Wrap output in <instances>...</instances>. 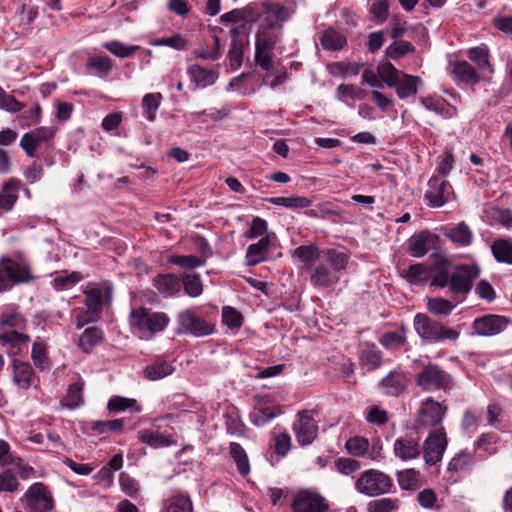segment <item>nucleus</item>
I'll return each mask as SVG.
<instances>
[{
	"instance_id": "1",
	"label": "nucleus",
	"mask_w": 512,
	"mask_h": 512,
	"mask_svg": "<svg viewBox=\"0 0 512 512\" xmlns=\"http://www.w3.org/2000/svg\"><path fill=\"white\" fill-rule=\"evenodd\" d=\"M350 255L344 249H324L323 258L309 271L311 285L317 289H329L339 283L346 270Z\"/></svg>"
},
{
	"instance_id": "2",
	"label": "nucleus",
	"mask_w": 512,
	"mask_h": 512,
	"mask_svg": "<svg viewBox=\"0 0 512 512\" xmlns=\"http://www.w3.org/2000/svg\"><path fill=\"white\" fill-rule=\"evenodd\" d=\"M413 327L423 341L430 343H439L445 340L456 341L460 335L458 331L444 326L423 313L414 316Z\"/></svg>"
},
{
	"instance_id": "3",
	"label": "nucleus",
	"mask_w": 512,
	"mask_h": 512,
	"mask_svg": "<svg viewBox=\"0 0 512 512\" xmlns=\"http://www.w3.org/2000/svg\"><path fill=\"white\" fill-rule=\"evenodd\" d=\"M415 384L423 392L447 391L452 386V377L438 364L427 363L415 375Z\"/></svg>"
},
{
	"instance_id": "4",
	"label": "nucleus",
	"mask_w": 512,
	"mask_h": 512,
	"mask_svg": "<svg viewBox=\"0 0 512 512\" xmlns=\"http://www.w3.org/2000/svg\"><path fill=\"white\" fill-rule=\"evenodd\" d=\"M169 324V317L163 312H152L146 308L131 311L130 325L141 334L154 335L163 331Z\"/></svg>"
},
{
	"instance_id": "5",
	"label": "nucleus",
	"mask_w": 512,
	"mask_h": 512,
	"mask_svg": "<svg viewBox=\"0 0 512 512\" xmlns=\"http://www.w3.org/2000/svg\"><path fill=\"white\" fill-rule=\"evenodd\" d=\"M292 512H330L329 501L316 489L297 490L291 499Z\"/></svg>"
},
{
	"instance_id": "6",
	"label": "nucleus",
	"mask_w": 512,
	"mask_h": 512,
	"mask_svg": "<svg viewBox=\"0 0 512 512\" xmlns=\"http://www.w3.org/2000/svg\"><path fill=\"white\" fill-rule=\"evenodd\" d=\"M481 268L478 264L456 265L451 272V294L462 296L464 299L473 288V282L480 276Z\"/></svg>"
},
{
	"instance_id": "7",
	"label": "nucleus",
	"mask_w": 512,
	"mask_h": 512,
	"mask_svg": "<svg viewBox=\"0 0 512 512\" xmlns=\"http://www.w3.org/2000/svg\"><path fill=\"white\" fill-rule=\"evenodd\" d=\"M355 486L361 494L377 496L390 491L392 479L383 472L370 469L361 474Z\"/></svg>"
},
{
	"instance_id": "8",
	"label": "nucleus",
	"mask_w": 512,
	"mask_h": 512,
	"mask_svg": "<svg viewBox=\"0 0 512 512\" xmlns=\"http://www.w3.org/2000/svg\"><path fill=\"white\" fill-rule=\"evenodd\" d=\"M178 334H189L195 337L210 335L213 326L205 319L199 317L193 309H186L177 315Z\"/></svg>"
},
{
	"instance_id": "9",
	"label": "nucleus",
	"mask_w": 512,
	"mask_h": 512,
	"mask_svg": "<svg viewBox=\"0 0 512 512\" xmlns=\"http://www.w3.org/2000/svg\"><path fill=\"white\" fill-rule=\"evenodd\" d=\"M27 512H49L53 509V497L40 482L32 484L22 497Z\"/></svg>"
},
{
	"instance_id": "10",
	"label": "nucleus",
	"mask_w": 512,
	"mask_h": 512,
	"mask_svg": "<svg viewBox=\"0 0 512 512\" xmlns=\"http://www.w3.org/2000/svg\"><path fill=\"white\" fill-rule=\"evenodd\" d=\"M447 406L429 397L420 404L416 423L419 427L437 429L446 415Z\"/></svg>"
},
{
	"instance_id": "11",
	"label": "nucleus",
	"mask_w": 512,
	"mask_h": 512,
	"mask_svg": "<svg viewBox=\"0 0 512 512\" xmlns=\"http://www.w3.org/2000/svg\"><path fill=\"white\" fill-rule=\"evenodd\" d=\"M446 446L447 438L444 428L439 427L431 431L422 447L425 462L429 465H435L441 461Z\"/></svg>"
},
{
	"instance_id": "12",
	"label": "nucleus",
	"mask_w": 512,
	"mask_h": 512,
	"mask_svg": "<svg viewBox=\"0 0 512 512\" xmlns=\"http://www.w3.org/2000/svg\"><path fill=\"white\" fill-rule=\"evenodd\" d=\"M2 264L6 269V274L12 284H26L34 280L30 263L23 258L3 257Z\"/></svg>"
},
{
	"instance_id": "13",
	"label": "nucleus",
	"mask_w": 512,
	"mask_h": 512,
	"mask_svg": "<svg viewBox=\"0 0 512 512\" xmlns=\"http://www.w3.org/2000/svg\"><path fill=\"white\" fill-rule=\"evenodd\" d=\"M293 431L297 442L301 446L311 444L318 435V425L315 419L307 412H299L297 420L293 423Z\"/></svg>"
},
{
	"instance_id": "14",
	"label": "nucleus",
	"mask_w": 512,
	"mask_h": 512,
	"mask_svg": "<svg viewBox=\"0 0 512 512\" xmlns=\"http://www.w3.org/2000/svg\"><path fill=\"white\" fill-rule=\"evenodd\" d=\"M509 323L510 320L505 316L489 314L475 318L472 327L477 335L490 337L504 331Z\"/></svg>"
},
{
	"instance_id": "15",
	"label": "nucleus",
	"mask_w": 512,
	"mask_h": 512,
	"mask_svg": "<svg viewBox=\"0 0 512 512\" xmlns=\"http://www.w3.org/2000/svg\"><path fill=\"white\" fill-rule=\"evenodd\" d=\"M282 413L280 407L269 397H255V406L251 413V422L262 427Z\"/></svg>"
},
{
	"instance_id": "16",
	"label": "nucleus",
	"mask_w": 512,
	"mask_h": 512,
	"mask_svg": "<svg viewBox=\"0 0 512 512\" xmlns=\"http://www.w3.org/2000/svg\"><path fill=\"white\" fill-rule=\"evenodd\" d=\"M408 383L409 379L406 373L402 369L397 368L382 378L377 387L383 395L398 397L405 392Z\"/></svg>"
},
{
	"instance_id": "17",
	"label": "nucleus",
	"mask_w": 512,
	"mask_h": 512,
	"mask_svg": "<svg viewBox=\"0 0 512 512\" xmlns=\"http://www.w3.org/2000/svg\"><path fill=\"white\" fill-rule=\"evenodd\" d=\"M450 194L451 186L449 182L438 176H433L428 181V189L424 197L429 206L441 207L448 201Z\"/></svg>"
},
{
	"instance_id": "18",
	"label": "nucleus",
	"mask_w": 512,
	"mask_h": 512,
	"mask_svg": "<svg viewBox=\"0 0 512 512\" xmlns=\"http://www.w3.org/2000/svg\"><path fill=\"white\" fill-rule=\"evenodd\" d=\"M394 455L402 461H410L420 456L422 446L418 438L411 436L400 437L393 445Z\"/></svg>"
},
{
	"instance_id": "19",
	"label": "nucleus",
	"mask_w": 512,
	"mask_h": 512,
	"mask_svg": "<svg viewBox=\"0 0 512 512\" xmlns=\"http://www.w3.org/2000/svg\"><path fill=\"white\" fill-rule=\"evenodd\" d=\"M264 22L269 28H281L282 23L289 19V12L286 7L278 2H262Z\"/></svg>"
},
{
	"instance_id": "20",
	"label": "nucleus",
	"mask_w": 512,
	"mask_h": 512,
	"mask_svg": "<svg viewBox=\"0 0 512 512\" xmlns=\"http://www.w3.org/2000/svg\"><path fill=\"white\" fill-rule=\"evenodd\" d=\"M187 75L198 88H206L216 83L219 72L216 69H208L200 64H192L187 68Z\"/></svg>"
},
{
	"instance_id": "21",
	"label": "nucleus",
	"mask_w": 512,
	"mask_h": 512,
	"mask_svg": "<svg viewBox=\"0 0 512 512\" xmlns=\"http://www.w3.org/2000/svg\"><path fill=\"white\" fill-rule=\"evenodd\" d=\"M436 238V235L428 231H422L418 234H414L408 240L409 254L415 258L425 256L434 244Z\"/></svg>"
},
{
	"instance_id": "22",
	"label": "nucleus",
	"mask_w": 512,
	"mask_h": 512,
	"mask_svg": "<svg viewBox=\"0 0 512 512\" xmlns=\"http://www.w3.org/2000/svg\"><path fill=\"white\" fill-rule=\"evenodd\" d=\"M153 286L157 291L166 296L172 297L178 294L181 290V279L175 274H158L153 279Z\"/></svg>"
},
{
	"instance_id": "23",
	"label": "nucleus",
	"mask_w": 512,
	"mask_h": 512,
	"mask_svg": "<svg viewBox=\"0 0 512 512\" xmlns=\"http://www.w3.org/2000/svg\"><path fill=\"white\" fill-rule=\"evenodd\" d=\"M360 365L368 371L378 369L383 362L382 352L373 343L365 342L359 355Z\"/></svg>"
},
{
	"instance_id": "24",
	"label": "nucleus",
	"mask_w": 512,
	"mask_h": 512,
	"mask_svg": "<svg viewBox=\"0 0 512 512\" xmlns=\"http://www.w3.org/2000/svg\"><path fill=\"white\" fill-rule=\"evenodd\" d=\"M269 246L268 236H263L257 243L249 245L245 256L246 265L252 267L265 261L268 257Z\"/></svg>"
},
{
	"instance_id": "25",
	"label": "nucleus",
	"mask_w": 512,
	"mask_h": 512,
	"mask_svg": "<svg viewBox=\"0 0 512 512\" xmlns=\"http://www.w3.org/2000/svg\"><path fill=\"white\" fill-rule=\"evenodd\" d=\"M12 371L14 384L20 389L27 390L31 386L34 374L31 365L27 362L14 359L12 361Z\"/></svg>"
},
{
	"instance_id": "26",
	"label": "nucleus",
	"mask_w": 512,
	"mask_h": 512,
	"mask_svg": "<svg viewBox=\"0 0 512 512\" xmlns=\"http://www.w3.org/2000/svg\"><path fill=\"white\" fill-rule=\"evenodd\" d=\"M444 236L458 246L466 247L473 242V232L465 222L445 229Z\"/></svg>"
},
{
	"instance_id": "27",
	"label": "nucleus",
	"mask_w": 512,
	"mask_h": 512,
	"mask_svg": "<svg viewBox=\"0 0 512 512\" xmlns=\"http://www.w3.org/2000/svg\"><path fill=\"white\" fill-rule=\"evenodd\" d=\"M21 186V181L16 178H10L4 183L0 191V209L9 211L14 206L18 199V192Z\"/></svg>"
},
{
	"instance_id": "28",
	"label": "nucleus",
	"mask_w": 512,
	"mask_h": 512,
	"mask_svg": "<svg viewBox=\"0 0 512 512\" xmlns=\"http://www.w3.org/2000/svg\"><path fill=\"white\" fill-rule=\"evenodd\" d=\"M324 249L320 250L316 245H301L295 248L291 255L298 258L310 270L321 258H323Z\"/></svg>"
},
{
	"instance_id": "29",
	"label": "nucleus",
	"mask_w": 512,
	"mask_h": 512,
	"mask_svg": "<svg viewBox=\"0 0 512 512\" xmlns=\"http://www.w3.org/2000/svg\"><path fill=\"white\" fill-rule=\"evenodd\" d=\"M162 512H193V505L189 495L176 492L163 503Z\"/></svg>"
},
{
	"instance_id": "30",
	"label": "nucleus",
	"mask_w": 512,
	"mask_h": 512,
	"mask_svg": "<svg viewBox=\"0 0 512 512\" xmlns=\"http://www.w3.org/2000/svg\"><path fill=\"white\" fill-rule=\"evenodd\" d=\"M104 332L98 327L87 328L79 338L78 346L85 352L90 353L93 348L102 343Z\"/></svg>"
},
{
	"instance_id": "31",
	"label": "nucleus",
	"mask_w": 512,
	"mask_h": 512,
	"mask_svg": "<svg viewBox=\"0 0 512 512\" xmlns=\"http://www.w3.org/2000/svg\"><path fill=\"white\" fill-rule=\"evenodd\" d=\"M175 371L174 366L166 360H156L143 370L144 377L151 381L160 380L171 375Z\"/></svg>"
},
{
	"instance_id": "32",
	"label": "nucleus",
	"mask_w": 512,
	"mask_h": 512,
	"mask_svg": "<svg viewBox=\"0 0 512 512\" xmlns=\"http://www.w3.org/2000/svg\"><path fill=\"white\" fill-rule=\"evenodd\" d=\"M491 252L499 263L512 264V241L505 238L495 239L491 244Z\"/></svg>"
},
{
	"instance_id": "33",
	"label": "nucleus",
	"mask_w": 512,
	"mask_h": 512,
	"mask_svg": "<svg viewBox=\"0 0 512 512\" xmlns=\"http://www.w3.org/2000/svg\"><path fill=\"white\" fill-rule=\"evenodd\" d=\"M322 47L326 50L338 51L346 44V37L339 31L328 28L319 38Z\"/></svg>"
},
{
	"instance_id": "34",
	"label": "nucleus",
	"mask_w": 512,
	"mask_h": 512,
	"mask_svg": "<svg viewBox=\"0 0 512 512\" xmlns=\"http://www.w3.org/2000/svg\"><path fill=\"white\" fill-rule=\"evenodd\" d=\"M30 341L28 334L11 330L0 335V343L2 346L7 347L11 353L16 354L20 350L22 344Z\"/></svg>"
},
{
	"instance_id": "35",
	"label": "nucleus",
	"mask_w": 512,
	"mask_h": 512,
	"mask_svg": "<svg viewBox=\"0 0 512 512\" xmlns=\"http://www.w3.org/2000/svg\"><path fill=\"white\" fill-rule=\"evenodd\" d=\"M138 438L141 442L153 448L168 447L174 444V441L170 437L150 429L139 431Z\"/></svg>"
},
{
	"instance_id": "36",
	"label": "nucleus",
	"mask_w": 512,
	"mask_h": 512,
	"mask_svg": "<svg viewBox=\"0 0 512 512\" xmlns=\"http://www.w3.org/2000/svg\"><path fill=\"white\" fill-rule=\"evenodd\" d=\"M229 453L237 466L238 472L242 476L248 475L250 473V463L244 448L239 443L231 442Z\"/></svg>"
},
{
	"instance_id": "37",
	"label": "nucleus",
	"mask_w": 512,
	"mask_h": 512,
	"mask_svg": "<svg viewBox=\"0 0 512 512\" xmlns=\"http://www.w3.org/2000/svg\"><path fill=\"white\" fill-rule=\"evenodd\" d=\"M421 82L420 77L412 76L408 74H402L398 80V84L394 86L396 88L397 96L400 99L408 98L417 93V84Z\"/></svg>"
},
{
	"instance_id": "38",
	"label": "nucleus",
	"mask_w": 512,
	"mask_h": 512,
	"mask_svg": "<svg viewBox=\"0 0 512 512\" xmlns=\"http://www.w3.org/2000/svg\"><path fill=\"white\" fill-rule=\"evenodd\" d=\"M181 288L186 295L192 298L199 297L203 293L201 277L197 273H184L181 277Z\"/></svg>"
},
{
	"instance_id": "39",
	"label": "nucleus",
	"mask_w": 512,
	"mask_h": 512,
	"mask_svg": "<svg viewBox=\"0 0 512 512\" xmlns=\"http://www.w3.org/2000/svg\"><path fill=\"white\" fill-rule=\"evenodd\" d=\"M379 343L390 350H397L406 344V330L403 326H401L396 331H390L384 333L380 339Z\"/></svg>"
},
{
	"instance_id": "40",
	"label": "nucleus",
	"mask_w": 512,
	"mask_h": 512,
	"mask_svg": "<svg viewBox=\"0 0 512 512\" xmlns=\"http://www.w3.org/2000/svg\"><path fill=\"white\" fill-rule=\"evenodd\" d=\"M402 276L410 284H423L430 276L429 267L424 263H416L411 265L404 273H402Z\"/></svg>"
},
{
	"instance_id": "41",
	"label": "nucleus",
	"mask_w": 512,
	"mask_h": 512,
	"mask_svg": "<svg viewBox=\"0 0 512 512\" xmlns=\"http://www.w3.org/2000/svg\"><path fill=\"white\" fill-rule=\"evenodd\" d=\"M453 73L457 79L466 84L479 82V75L467 61H458L453 64Z\"/></svg>"
},
{
	"instance_id": "42",
	"label": "nucleus",
	"mask_w": 512,
	"mask_h": 512,
	"mask_svg": "<svg viewBox=\"0 0 512 512\" xmlns=\"http://www.w3.org/2000/svg\"><path fill=\"white\" fill-rule=\"evenodd\" d=\"M107 408L109 411L113 412H123L129 410L131 412L140 413L142 411V407L138 404L136 399L122 396H114L110 398Z\"/></svg>"
},
{
	"instance_id": "43",
	"label": "nucleus",
	"mask_w": 512,
	"mask_h": 512,
	"mask_svg": "<svg viewBox=\"0 0 512 512\" xmlns=\"http://www.w3.org/2000/svg\"><path fill=\"white\" fill-rule=\"evenodd\" d=\"M420 102L427 110L433 111L443 118H452L457 115V109L455 107L446 108L440 99L431 96L421 97Z\"/></svg>"
},
{
	"instance_id": "44",
	"label": "nucleus",
	"mask_w": 512,
	"mask_h": 512,
	"mask_svg": "<svg viewBox=\"0 0 512 512\" xmlns=\"http://www.w3.org/2000/svg\"><path fill=\"white\" fill-rule=\"evenodd\" d=\"M86 68L100 77H105L112 70L113 62L107 56H95L89 59L86 63Z\"/></svg>"
},
{
	"instance_id": "45",
	"label": "nucleus",
	"mask_w": 512,
	"mask_h": 512,
	"mask_svg": "<svg viewBox=\"0 0 512 512\" xmlns=\"http://www.w3.org/2000/svg\"><path fill=\"white\" fill-rule=\"evenodd\" d=\"M271 204L282 206L290 209H302L311 205L312 201L307 197H273L268 200Z\"/></svg>"
},
{
	"instance_id": "46",
	"label": "nucleus",
	"mask_w": 512,
	"mask_h": 512,
	"mask_svg": "<svg viewBox=\"0 0 512 512\" xmlns=\"http://www.w3.org/2000/svg\"><path fill=\"white\" fill-rule=\"evenodd\" d=\"M455 308V304L451 301L441 298H428L427 309L436 316H447Z\"/></svg>"
},
{
	"instance_id": "47",
	"label": "nucleus",
	"mask_w": 512,
	"mask_h": 512,
	"mask_svg": "<svg viewBox=\"0 0 512 512\" xmlns=\"http://www.w3.org/2000/svg\"><path fill=\"white\" fill-rule=\"evenodd\" d=\"M163 97L161 93H148L142 99V107L146 112L147 119L153 122L156 118V112L161 104Z\"/></svg>"
},
{
	"instance_id": "48",
	"label": "nucleus",
	"mask_w": 512,
	"mask_h": 512,
	"mask_svg": "<svg viewBox=\"0 0 512 512\" xmlns=\"http://www.w3.org/2000/svg\"><path fill=\"white\" fill-rule=\"evenodd\" d=\"M103 47L119 58H128L140 49L138 45H125L116 40L104 43Z\"/></svg>"
},
{
	"instance_id": "49",
	"label": "nucleus",
	"mask_w": 512,
	"mask_h": 512,
	"mask_svg": "<svg viewBox=\"0 0 512 512\" xmlns=\"http://www.w3.org/2000/svg\"><path fill=\"white\" fill-rule=\"evenodd\" d=\"M31 358L34 365L41 370L50 368L49 358L47 355V346L42 342H35L32 346Z\"/></svg>"
},
{
	"instance_id": "50",
	"label": "nucleus",
	"mask_w": 512,
	"mask_h": 512,
	"mask_svg": "<svg viewBox=\"0 0 512 512\" xmlns=\"http://www.w3.org/2000/svg\"><path fill=\"white\" fill-rule=\"evenodd\" d=\"M378 74L387 86L392 87L398 84L402 74L390 62H386L378 67Z\"/></svg>"
},
{
	"instance_id": "51",
	"label": "nucleus",
	"mask_w": 512,
	"mask_h": 512,
	"mask_svg": "<svg viewBox=\"0 0 512 512\" xmlns=\"http://www.w3.org/2000/svg\"><path fill=\"white\" fill-rule=\"evenodd\" d=\"M124 421L122 419L107 420V421H93L90 423L92 431L98 434L107 432H120L123 430Z\"/></svg>"
},
{
	"instance_id": "52",
	"label": "nucleus",
	"mask_w": 512,
	"mask_h": 512,
	"mask_svg": "<svg viewBox=\"0 0 512 512\" xmlns=\"http://www.w3.org/2000/svg\"><path fill=\"white\" fill-rule=\"evenodd\" d=\"M419 472L415 469H406L398 472V483L403 490H414L418 487Z\"/></svg>"
},
{
	"instance_id": "53",
	"label": "nucleus",
	"mask_w": 512,
	"mask_h": 512,
	"mask_svg": "<svg viewBox=\"0 0 512 512\" xmlns=\"http://www.w3.org/2000/svg\"><path fill=\"white\" fill-rule=\"evenodd\" d=\"M83 386L84 384L81 381L69 385L67 395L64 399L66 406L75 408L83 402Z\"/></svg>"
},
{
	"instance_id": "54",
	"label": "nucleus",
	"mask_w": 512,
	"mask_h": 512,
	"mask_svg": "<svg viewBox=\"0 0 512 512\" xmlns=\"http://www.w3.org/2000/svg\"><path fill=\"white\" fill-rule=\"evenodd\" d=\"M25 105L19 102L13 95L7 93L0 86V109L9 112V113H17L20 112Z\"/></svg>"
},
{
	"instance_id": "55",
	"label": "nucleus",
	"mask_w": 512,
	"mask_h": 512,
	"mask_svg": "<svg viewBox=\"0 0 512 512\" xmlns=\"http://www.w3.org/2000/svg\"><path fill=\"white\" fill-rule=\"evenodd\" d=\"M222 322L230 329H238L242 326L243 316L235 308L224 306L222 309Z\"/></svg>"
},
{
	"instance_id": "56",
	"label": "nucleus",
	"mask_w": 512,
	"mask_h": 512,
	"mask_svg": "<svg viewBox=\"0 0 512 512\" xmlns=\"http://www.w3.org/2000/svg\"><path fill=\"white\" fill-rule=\"evenodd\" d=\"M83 279L80 272H72L69 275H58L53 281V287L56 290H67L75 286L78 282Z\"/></svg>"
},
{
	"instance_id": "57",
	"label": "nucleus",
	"mask_w": 512,
	"mask_h": 512,
	"mask_svg": "<svg viewBox=\"0 0 512 512\" xmlns=\"http://www.w3.org/2000/svg\"><path fill=\"white\" fill-rule=\"evenodd\" d=\"M345 446L349 454L363 457L368 452L369 442L364 437H353L346 442Z\"/></svg>"
},
{
	"instance_id": "58",
	"label": "nucleus",
	"mask_w": 512,
	"mask_h": 512,
	"mask_svg": "<svg viewBox=\"0 0 512 512\" xmlns=\"http://www.w3.org/2000/svg\"><path fill=\"white\" fill-rule=\"evenodd\" d=\"M42 109L40 104L37 102L31 108L25 110L20 116L19 120L22 127H30L38 124L41 120Z\"/></svg>"
},
{
	"instance_id": "59",
	"label": "nucleus",
	"mask_w": 512,
	"mask_h": 512,
	"mask_svg": "<svg viewBox=\"0 0 512 512\" xmlns=\"http://www.w3.org/2000/svg\"><path fill=\"white\" fill-rule=\"evenodd\" d=\"M169 262L186 269H194L205 263L204 260L193 255H173L169 258Z\"/></svg>"
},
{
	"instance_id": "60",
	"label": "nucleus",
	"mask_w": 512,
	"mask_h": 512,
	"mask_svg": "<svg viewBox=\"0 0 512 512\" xmlns=\"http://www.w3.org/2000/svg\"><path fill=\"white\" fill-rule=\"evenodd\" d=\"M104 292L100 288H91L86 291L85 304L89 311L99 312L103 304Z\"/></svg>"
},
{
	"instance_id": "61",
	"label": "nucleus",
	"mask_w": 512,
	"mask_h": 512,
	"mask_svg": "<svg viewBox=\"0 0 512 512\" xmlns=\"http://www.w3.org/2000/svg\"><path fill=\"white\" fill-rule=\"evenodd\" d=\"M243 47V43L238 39H234L231 42L230 49L228 51V59L233 70L239 69L242 65Z\"/></svg>"
},
{
	"instance_id": "62",
	"label": "nucleus",
	"mask_w": 512,
	"mask_h": 512,
	"mask_svg": "<svg viewBox=\"0 0 512 512\" xmlns=\"http://www.w3.org/2000/svg\"><path fill=\"white\" fill-rule=\"evenodd\" d=\"M26 323L25 318L17 312H6L0 317V327H9L13 330L24 328Z\"/></svg>"
},
{
	"instance_id": "63",
	"label": "nucleus",
	"mask_w": 512,
	"mask_h": 512,
	"mask_svg": "<svg viewBox=\"0 0 512 512\" xmlns=\"http://www.w3.org/2000/svg\"><path fill=\"white\" fill-rule=\"evenodd\" d=\"M414 51L411 43L406 41H395L386 48V55L391 59H398Z\"/></svg>"
},
{
	"instance_id": "64",
	"label": "nucleus",
	"mask_w": 512,
	"mask_h": 512,
	"mask_svg": "<svg viewBox=\"0 0 512 512\" xmlns=\"http://www.w3.org/2000/svg\"><path fill=\"white\" fill-rule=\"evenodd\" d=\"M396 507V502L391 498L375 499L367 504L368 512H391Z\"/></svg>"
}]
</instances>
